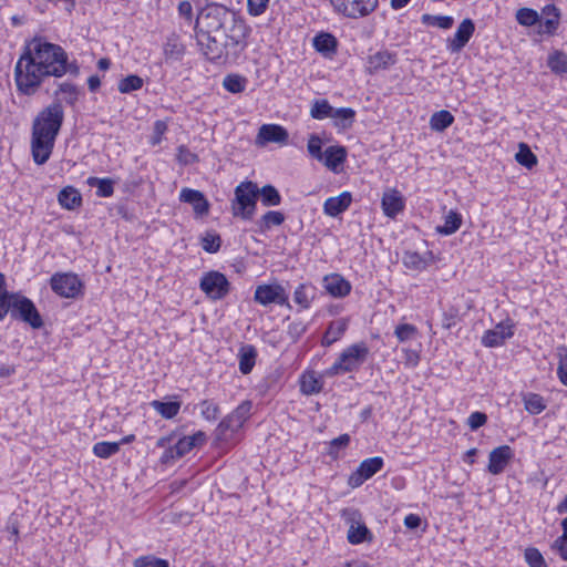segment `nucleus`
<instances>
[{"label":"nucleus","mask_w":567,"mask_h":567,"mask_svg":"<svg viewBox=\"0 0 567 567\" xmlns=\"http://www.w3.org/2000/svg\"><path fill=\"white\" fill-rule=\"evenodd\" d=\"M87 184L92 187H96V194L101 197H109L114 192V183L110 178L89 177Z\"/></svg>","instance_id":"obj_38"},{"label":"nucleus","mask_w":567,"mask_h":567,"mask_svg":"<svg viewBox=\"0 0 567 567\" xmlns=\"http://www.w3.org/2000/svg\"><path fill=\"white\" fill-rule=\"evenodd\" d=\"M513 456V450L508 445H501L492 450L488 456V472L493 475L501 474Z\"/></svg>","instance_id":"obj_16"},{"label":"nucleus","mask_w":567,"mask_h":567,"mask_svg":"<svg viewBox=\"0 0 567 567\" xmlns=\"http://www.w3.org/2000/svg\"><path fill=\"white\" fill-rule=\"evenodd\" d=\"M16 293H10L7 290L6 277L0 272V321L9 313L8 302L11 301Z\"/></svg>","instance_id":"obj_41"},{"label":"nucleus","mask_w":567,"mask_h":567,"mask_svg":"<svg viewBox=\"0 0 567 567\" xmlns=\"http://www.w3.org/2000/svg\"><path fill=\"white\" fill-rule=\"evenodd\" d=\"M404 525L410 529L417 528L421 525V518L419 515L410 514L405 516Z\"/></svg>","instance_id":"obj_64"},{"label":"nucleus","mask_w":567,"mask_h":567,"mask_svg":"<svg viewBox=\"0 0 567 567\" xmlns=\"http://www.w3.org/2000/svg\"><path fill=\"white\" fill-rule=\"evenodd\" d=\"M313 299V289L307 285H300L297 287L293 293V301L299 305L302 309L310 307V302Z\"/></svg>","instance_id":"obj_39"},{"label":"nucleus","mask_w":567,"mask_h":567,"mask_svg":"<svg viewBox=\"0 0 567 567\" xmlns=\"http://www.w3.org/2000/svg\"><path fill=\"white\" fill-rule=\"evenodd\" d=\"M348 328V320L347 319H339L330 323L324 338L323 343L327 346L332 344L337 340L341 338V336L344 333V331Z\"/></svg>","instance_id":"obj_32"},{"label":"nucleus","mask_w":567,"mask_h":567,"mask_svg":"<svg viewBox=\"0 0 567 567\" xmlns=\"http://www.w3.org/2000/svg\"><path fill=\"white\" fill-rule=\"evenodd\" d=\"M257 196L260 197L261 204L265 207L278 206L281 203V196L276 187L272 185H265L258 187Z\"/></svg>","instance_id":"obj_30"},{"label":"nucleus","mask_w":567,"mask_h":567,"mask_svg":"<svg viewBox=\"0 0 567 567\" xmlns=\"http://www.w3.org/2000/svg\"><path fill=\"white\" fill-rule=\"evenodd\" d=\"M454 122V116L445 110H441L432 114L430 126L433 131L443 132Z\"/></svg>","instance_id":"obj_33"},{"label":"nucleus","mask_w":567,"mask_h":567,"mask_svg":"<svg viewBox=\"0 0 567 567\" xmlns=\"http://www.w3.org/2000/svg\"><path fill=\"white\" fill-rule=\"evenodd\" d=\"M333 107L327 100H316L310 109V115L316 120H323L332 116Z\"/></svg>","instance_id":"obj_40"},{"label":"nucleus","mask_w":567,"mask_h":567,"mask_svg":"<svg viewBox=\"0 0 567 567\" xmlns=\"http://www.w3.org/2000/svg\"><path fill=\"white\" fill-rule=\"evenodd\" d=\"M548 66L558 74L567 72V56L561 52H555L548 58Z\"/></svg>","instance_id":"obj_47"},{"label":"nucleus","mask_w":567,"mask_h":567,"mask_svg":"<svg viewBox=\"0 0 567 567\" xmlns=\"http://www.w3.org/2000/svg\"><path fill=\"white\" fill-rule=\"evenodd\" d=\"M248 1V10L254 16L261 14L267 8L269 0H247Z\"/></svg>","instance_id":"obj_61"},{"label":"nucleus","mask_w":567,"mask_h":567,"mask_svg":"<svg viewBox=\"0 0 567 567\" xmlns=\"http://www.w3.org/2000/svg\"><path fill=\"white\" fill-rule=\"evenodd\" d=\"M245 84L246 79L237 74H229L223 81L224 87L230 93L243 92L245 90Z\"/></svg>","instance_id":"obj_46"},{"label":"nucleus","mask_w":567,"mask_h":567,"mask_svg":"<svg viewBox=\"0 0 567 567\" xmlns=\"http://www.w3.org/2000/svg\"><path fill=\"white\" fill-rule=\"evenodd\" d=\"M200 413L207 421H215L219 413V409L213 401L204 400L200 403Z\"/></svg>","instance_id":"obj_56"},{"label":"nucleus","mask_w":567,"mask_h":567,"mask_svg":"<svg viewBox=\"0 0 567 567\" xmlns=\"http://www.w3.org/2000/svg\"><path fill=\"white\" fill-rule=\"evenodd\" d=\"M398 61L396 53L388 50H381L368 56L367 71L373 74L380 70H385L391 65H394Z\"/></svg>","instance_id":"obj_18"},{"label":"nucleus","mask_w":567,"mask_h":567,"mask_svg":"<svg viewBox=\"0 0 567 567\" xmlns=\"http://www.w3.org/2000/svg\"><path fill=\"white\" fill-rule=\"evenodd\" d=\"M334 11L352 19L368 16L377 7V0H330Z\"/></svg>","instance_id":"obj_9"},{"label":"nucleus","mask_w":567,"mask_h":567,"mask_svg":"<svg viewBox=\"0 0 567 567\" xmlns=\"http://www.w3.org/2000/svg\"><path fill=\"white\" fill-rule=\"evenodd\" d=\"M178 13L186 18L188 21L192 20V16H193V7H192V3L189 1H182L179 2L178 4Z\"/></svg>","instance_id":"obj_62"},{"label":"nucleus","mask_w":567,"mask_h":567,"mask_svg":"<svg viewBox=\"0 0 567 567\" xmlns=\"http://www.w3.org/2000/svg\"><path fill=\"white\" fill-rule=\"evenodd\" d=\"M525 409L532 414H539L545 409L543 399L538 394H528L524 399Z\"/></svg>","instance_id":"obj_52"},{"label":"nucleus","mask_w":567,"mask_h":567,"mask_svg":"<svg viewBox=\"0 0 567 567\" xmlns=\"http://www.w3.org/2000/svg\"><path fill=\"white\" fill-rule=\"evenodd\" d=\"M256 355L257 353L252 346L241 348L239 353V370L241 373L247 374L252 370Z\"/></svg>","instance_id":"obj_35"},{"label":"nucleus","mask_w":567,"mask_h":567,"mask_svg":"<svg viewBox=\"0 0 567 567\" xmlns=\"http://www.w3.org/2000/svg\"><path fill=\"white\" fill-rule=\"evenodd\" d=\"M200 289L212 299L224 298L229 290L227 278L218 271L207 272L200 280Z\"/></svg>","instance_id":"obj_11"},{"label":"nucleus","mask_w":567,"mask_h":567,"mask_svg":"<svg viewBox=\"0 0 567 567\" xmlns=\"http://www.w3.org/2000/svg\"><path fill=\"white\" fill-rule=\"evenodd\" d=\"M285 221L282 213L277 210H269L261 217V228L270 229L272 226H279Z\"/></svg>","instance_id":"obj_50"},{"label":"nucleus","mask_w":567,"mask_h":567,"mask_svg":"<svg viewBox=\"0 0 567 567\" xmlns=\"http://www.w3.org/2000/svg\"><path fill=\"white\" fill-rule=\"evenodd\" d=\"M383 466V460L379 456L370 457L362 461L358 470L349 477V485L351 487H359L364 481L372 477Z\"/></svg>","instance_id":"obj_14"},{"label":"nucleus","mask_w":567,"mask_h":567,"mask_svg":"<svg viewBox=\"0 0 567 567\" xmlns=\"http://www.w3.org/2000/svg\"><path fill=\"white\" fill-rule=\"evenodd\" d=\"M487 422V416L483 412H473L467 419V425L475 431Z\"/></svg>","instance_id":"obj_59"},{"label":"nucleus","mask_w":567,"mask_h":567,"mask_svg":"<svg viewBox=\"0 0 567 567\" xmlns=\"http://www.w3.org/2000/svg\"><path fill=\"white\" fill-rule=\"evenodd\" d=\"M347 158V151L343 146H330L323 153L324 165L330 169H336L343 164Z\"/></svg>","instance_id":"obj_26"},{"label":"nucleus","mask_w":567,"mask_h":567,"mask_svg":"<svg viewBox=\"0 0 567 567\" xmlns=\"http://www.w3.org/2000/svg\"><path fill=\"white\" fill-rule=\"evenodd\" d=\"M525 560L529 567H548L542 553L534 547L525 549Z\"/></svg>","instance_id":"obj_51"},{"label":"nucleus","mask_w":567,"mask_h":567,"mask_svg":"<svg viewBox=\"0 0 567 567\" xmlns=\"http://www.w3.org/2000/svg\"><path fill=\"white\" fill-rule=\"evenodd\" d=\"M554 547L559 551L560 557L567 560V538H564V536L558 537L555 540Z\"/></svg>","instance_id":"obj_63"},{"label":"nucleus","mask_w":567,"mask_h":567,"mask_svg":"<svg viewBox=\"0 0 567 567\" xmlns=\"http://www.w3.org/2000/svg\"><path fill=\"white\" fill-rule=\"evenodd\" d=\"M341 517L349 526L347 537L350 544H360L365 540H371V533L362 522L361 513L358 509L343 508L341 511Z\"/></svg>","instance_id":"obj_8"},{"label":"nucleus","mask_w":567,"mask_h":567,"mask_svg":"<svg viewBox=\"0 0 567 567\" xmlns=\"http://www.w3.org/2000/svg\"><path fill=\"white\" fill-rule=\"evenodd\" d=\"M58 200L62 207L71 210L81 205L82 198L75 188L68 186L60 190Z\"/></svg>","instance_id":"obj_27"},{"label":"nucleus","mask_w":567,"mask_h":567,"mask_svg":"<svg viewBox=\"0 0 567 567\" xmlns=\"http://www.w3.org/2000/svg\"><path fill=\"white\" fill-rule=\"evenodd\" d=\"M513 336L512 326L505 323H498L494 329L488 330L482 338V343L485 347H497L501 346L507 338Z\"/></svg>","instance_id":"obj_23"},{"label":"nucleus","mask_w":567,"mask_h":567,"mask_svg":"<svg viewBox=\"0 0 567 567\" xmlns=\"http://www.w3.org/2000/svg\"><path fill=\"white\" fill-rule=\"evenodd\" d=\"M369 354L368 347L363 343H355L348 347L339 359L327 370L328 375L351 372L358 369Z\"/></svg>","instance_id":"obj_5"},{"label":"nucleus","mask_w":567,"mask_h":567,"mask_svg":"<svg viewBox=\"0 0 567 567\" xmlns=\"http://www.w3.org/2000/svg\"><path fill=\"white\" fill-rule=\"evenodd\" d=\"M68 70L78 73L76 65H68V55L60 45L33 39L16 64L14 80L21 93L32 95L44 78H59Z\"/></svg>","instance_id":"obj_1"},{"label":"nucleus","mask_w":567,"mask_h":567,"mask_svg":"<svg viewBox=\"0 0 567 567\" xmlns=\"http://www.w3.org/2000/svg\"><path fill=\"white\" fill-rule=\"evenodd\" d=\"M515 159L522 166L530 169L537 164L536 155L530 151V148L525 144L520 143L518 146V152L515 155Z\"/></svg>","instance_id":"obj_36"},{"label":"nucleus","mask_w":567,"mask_h":567,"mask_svg":"<svg viewBox=\"0 0 567 567\" xmlns=\"http://www.w3.org/2000/svg\"><path fill=\"white\" fill-rule=\"evenodd\" d=\"M422 21L426 24L434 25L441 29H450L453 25V18L450 16H431L424 14Z\"/></svg>","instance_id":"obj_48"},{"label":"nucleus","mask_w":567,"mask_h":567,"mask_svg":"<svg viewBox=\"0 0 567 567\" xmlns=\"http://www.w3.org/2000/svg\"><path fill=\"white\" fill-rule=\"evenodd\" d=\"M545 16H553V19H545L538 21V33L539 34H553L559 25V11L555 6H546L543 9Z\"/></svg>","instance_id":"obj_25"},{"label":"nucleus","mask_w":567,"mask_h":567,"mask_svg":"<svg viewBox=\"0 0 567 567\" xmlns=\"http://www.w3.org/2000/svg\"><path fill=\"white\" fill-rule=\"evenodd\" d=\"M152 406L156 412H158L165 419H172L174 417L181 408V403L176 401L171 402H161V401H153Z\"/></svg>","instance_id":"obj_37"},{"label":"nucleus","mask_w":567,"mask_h":567,"mask_svg":"<svg viewBox=\"0 0 567 567\" xmlns=\"http://www.w3.org/2000/svg\"><path fill=\"white\" fill-rule=\"evenodd\" d=\"M168 126H167V123L165 121H162V120H158L154 123V127H153V134L150 138V143L153 145V146H156L158 144H161L162 140H163V136L164 134L166 133Z\"/></svg>","instance_id":"obj_58"},{"label":"nucleus","mask_w":567,"mask_h":567,"mask_svg":"<svg viewBox=\"0 0 567 567\" xmlns=\"http://www.w3.org/2000/svg\"><path fill=\"white\" fill-rule=\"evenodd\" d=\"M352 202V195L349 192H342L338 196L329 197L323 204V212L330 217H337L348 209Z\"/></svg>","instance_id":"obj_21"},{"label":"nucleus","mask_w":567,"mask_h":567,"mask_svg":"<svg viewBox=\"0 0 567 567\" xmlns=\"http://www.w3.org/2000/svg\"><path fill=\"white\" fill-rule=\"evenodd\" d=\"M394 334L400 342H405L416 334V328L413 324L402 323L395 328Z\"/></svg>","instance_id":"obj_54"},{"label":"nucleus","mask_w":567,"mask_h":567,"mask_svg":"<svg viewBox=\"0 0 567 567\" xmlns=\"http://www.w3.org/2000/svg\"><path fill=\"white\" fill-rule=\"evenodd\" d=\"M300 390L305 394H315L321 391V384L313 373H306L301 378Z\"/></svg>","instance_id":"obj_44"},{"label":"nucleus","mask_w":567,"mask_h":567,"mask_svg":"<svg viewBox=\"0 0 567 567\" xmlns=\"http://www.w3.org/2000/svg\"><path fill=\"white\" fill-rule=\"evenodd\" d=\"M179 200L192 205L197 216H205L209 212V203L200 190L188 187L182 188Z\"/></svg>","instance_id":"obj_17"},{"label":"nucleus","mask_w":567,"mask_h":567,"mask_svg":"<svg viewBox=\"0 0 567 567\" xmlns=\"http://www.w3.org/2000/svg\"><path fill=\"white\" fill-rule=\"evenodd\" d=\"M82 287V281L74 274H55L51 278L52 290L63 298H76Z\"/></svg>","instance_id":"obj_10"},{"label":"nucleus","mask_w":567,"mask_h":567,"mask_svg":"<svg viewBox=\"0 0 567 567\" xmlns=\"http://www.w3.org/2000/svg\"><path fill=\"white\" fill-rule=\"evenodd\" d=\"M382 209L385 216L395 217L404 208V199L396 189H388L382 196Z\"/></svg>","instance_id":"obj_19"},{"label":"nucleus","mask_w":567,"mask_h":567,"mask_svg":"<svg viewBox=\"0 0 567 567\" xmlns=\"http://www.w3.org/2000/svg\"><path fill=\"white\" fill-rule=\"evenodd\" d=\"M431 257V252H426L424 256H422L415 251H406L403 256V264L410 269L422 270L426 268Z\"/></svg>","instance_id":"obj_29"},{"label":"nucleus","mask_w":567,"mask_h":567,"mask_svg":"<svg viewBox=\"0 0 567 567\" xmlns=\"http://www.w3.org/2000/svg\"><path fill=\"white\" fill-rule=\"evenodd\" d=\"M258 185L251 181L239 183L235 188V198L231 203V210L235 217L249 220L257 208Z\"/></svg>","instance_id":"obj_4"},{"label":"nucleus","mask_w":567,"mask_h":567,"mask_svg":"<svg viewBox=\"0 0 567 567\" xmlns=\"http://www.w3.org/2000/svg\"><path fill=\"white\" fill-rule=\"evenodd\" d=\"M557 357H558V369L557 373L560 381L567 385V346H559L557 348Z\"/></svg>","instance_id":"obj_49"},{"label":"nucleus","mask_w":567,"mask_h":567,"mask_svg":"<svg viewBox=\"0 0 567 567\" xmlns=\"http://www.w3.org/2000/svg\"><path fill=\"white\" fill-rule=\"evenodd\" d=\"M205 441V434L203 432H197L192 436H184L178 440V442L168 447L162 455L161 461L164 464L171 463L174 460H177L193 450L195 446L203 444Z\"/></svg>","instance_id":"obj_12"},{"label":"nucleus","mask_w":567,"mask_h":567,"mask_svg":"<svg viewBox=\"0 0 567 567\" xmlns=\"http://www.w3.org/2000/svg\"><path fill=\"white\" fill-rule=\"evenodd\" d=\"M63 118L64 113L61 104L52 103L33 120L31 153L35 164L43 165L49 161Z\"/></svg>","instance_id":"obj_3"},{"label":"nucleus","mask_w":567,"mask_h":567,"mask_svg":"<svg viewBox=\"0 0 567 567\" xmlns=\"http://www.w3.org/2000/svg\"><path fill=\"white\" fill-rule=\"evenodd\" d=\"M143 79L141 76L131 74L118 82L117 89L121 93H130L132 91L140 90L143 86Z\"/></svg>","instance_id":"obj_43"},{"label":"nucleus","mask_w":567,"mask_h":567,"mask_svg":"<svg viewBox=\"0 0 567 567\" xmlns=\"http://www.w3.org/2000/svg\"><path fill=\"white\" fill-rule=\"evenodd\" d=\"M178 154L177 158L181 163L188 165L193 164L198 161V157L196 154L192 153L186 146H179L178 147Z\"/></svg>","instance_id":"obj_60"},{"label":"nucleus","mask_w":567,"mask_h":567,"mask_svg":"<svg viewBox=\"0 0 567 567\" xmlns=\"http://www.w3.org/2000/svg\"><path fill=\"white\" fill-rule=\"evenodd\" d=\"M7 305L13 319H19L33 329H40L43 326L41 315L31 299L17 293Z\"/></svg>","instance_id":"obj_6"},{"label":"nucleus","mask_w":567,"mask_h":567,"mask_svg":"<svg viewBox=\"0 0 567 567\" xmlns=\"http://www.w3.org/2000/svg\"><path fill=\"white\" fill-rule=\"evenodd\" d=\"M251 402L244 401L237 409L226 416L217 426L216 440L225 441L228 439V432H237L250 415Z\"/></svg>","instance_id":"obj_7"},{"label":"nucleus","mask_w":567,"mask_h":567,"mask_svg":"<svg viewBox=\"0 0 567 567\" xmlns=\"http://www.w3.org/2000/svg\"><path fill=\"white\" fill-rule=\"evenodd\" d=\"M321 144H322L321 138L318 135L312 134L309 137L308 145H307L309 154L318 161L323 159V154L321 152Z\"/></svg>","instance_id":"obj_57"},{"label":"nucleus","mask_w":567,"mask_h":567,"mask_svg":"<svg viewBox=\"0 0 567 567\" xmlns=\"http://www.w3.org/2000/svg\"><path fill=\"white\" fill-rule=\"evenodd\" d=\"M163 52L166 60L177 61L181 60L182 56L184 55L185 48L181 43L178 37L172 34L167 38L166 42L164 43Z\"/></svg>","instance_id":"obj_28"},{"label":"nucleus","mask_w":567,"mask_h":567,"mask_svg":"<svg viewBox=\"0 0 567 567\" xmlns=\"http://www.w3.org/2000/svg\"><path fill=\"white\" fill-rule=\"evenodd\" d=\"M355 116V112L351 107L333 109L331 118L334 120V124L341 128H348L352 125Z\"/></svg>","instance_id":"obj_34"},{"label":"nucleus","mask_w":567,"mask_h":567,"mask_svg":"<svg viewBox=\"0 0 567 567\" xmlns=\"http://www.w3.org/2000/svg\"><path fill=\"white\" fill-rule=\"evenodd\" d=\"M255 301L262 306L270 303L286 305L288 295L280 285H260L255 290Z\"/></svg>","instance_id":"obj_13"},{"label":"nucleus","mask_w":567,"mask_h":567,"mask_svg":"<svg viewBox=\"0 0 567 567\" xmlns=\"http://www.w3.org/2000/svg\"><path fill=\"white\" fill-rule=\"evenodd\" d=\"M134 567H168V563L165 559L153 556H143L135 559Z\"/></svg>","instance_id":"obj_55"},{"label":"nucleus","mask_w":567,"mask_h":567,"mask_svg":"<svg viewBox=\"0 0 567 567\" xmlns=\"http://www.w3.org/2000/svg\"><path fill=\"white\" fill-rule=\"evenodd\" d=\"M202 247L209 254L217 252L220 248V237L216 234L207 233L202 239Z\"/></svg>","instance_id":"obj_53"},{"label":"nucleus","mask_w":567,"mask_h":567,"mask_svg":"<svg viewBox=\"0 0 567 567\" xmlns=\"http://www.w3.org/2000/svg\"><path fill=\"white\" fill-rule=\"evenodd\" d=\"M461 225L462 216L455 210H450L444 217V224L442 226H437L436 230L442 235H452L458 230Z\"/></svg>","instance_id":"obj_31"},{"label":"nucleus","mask_w":567,"mask_h":567,"mask_svg":"<svg viewBox=\"0 0 567 567\" xmlns=\"http://www.w3.org/2000/svg\"><path fill=\"white\" fill-rule=\"evenodd\" d=\"M324 289L333 297L341 298L351 290V285L339 274H331L323 278Z\"/></svg>","instance_id":"obj_22"},{"label":"nucleus","mask_w":567,"mask_h":567,"mask_svg":"<svg viewBox=\"0 0 567 567\" xmlns=\"http://www.w3.org/2000/svg\"><path fill=\"white\" fill-rule=\"evenodd\" d=\"M196 38L207 59L216 61L241 43L243 24L237 23L235 13L217 3L205 6L196 18Z\"/></svg>","instance_id":"obj_2"},{"label":"nucleus","mask_w":567,"mask_h":567,"mask_svg":"<svg viewBox=\"0 0 567 567\" xmlns=\"http://www.w3.org/2000/svg\"><path fill=\"white\" fill-rule=\"evenodd\" d=\"M289 134L287 130L277 124H262L256 136V144L265 146L268 143L286 144Z\"/></svg>","instance_id":"obj_15"},{"label":"nucleus","mask_w":567,"mask_h":567,"mask_svg":"<svg viewBox=\"0 0 567 567\" xmlns=\"http://www.w3.org/2000/svg\"><path fill=\"white\" fill-rule=\"evenodd\" d=\"M474 30H475L474 22L471 19H464L460 23V25L454 34L453 40H451V42L449 44V48L451 49V51L458 52L460 50H462L466 45V43L470 41L471 37L474 33Z\"/></svg>","instance_id":"obj_20"},{"label":"nucleus","mask_w":567,"mask_h":567,"mask_svg":"<svg viewBox=\"0 0 567 567\" xmlns=\"http://www.w3.org/2000/svg\"><path fill=\"white\" fill-rule=\"evenodd\" d=\"M312 44L319 53L331 58L337 52L338 41L331 33L320 32L313 38Z\"/></svg>","instance_id":"obj_24"},{"label":"nucleus","mask_w":567,"mask_h":567,"mask_svg":"<svg viewBox=\"0 0 567 567\" xmlns=\"http://www.w3.org/2000/svg\"><path fill=\"white\" fill-rule=\"evenodd\" d=\"M120 451L117 442H97L93 446V453L101 458H107Z\"/></svg>","instance_id":"obj_42"},{"label":"nucleus","mask_w":567,"mask_h":567,"mask_svg":"<svg viewBox=\"0 0 567 567\" xmlns=\"http://www.w3.org/2000/svg\"><path fill=\"white\" fill-rule=\"evenodd\" d=\"M516 20L522 25L532 27L539 21V16L530 8H520L516 12Z\"/></svg>","instance_id":"obj_45"}]
</instances>
